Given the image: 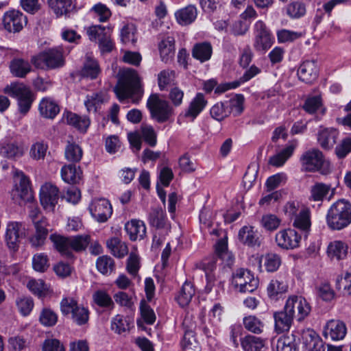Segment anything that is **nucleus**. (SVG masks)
Returning a JSON list of instances; mask_svg holds the SVG:
<instances>
[{
  "label": "nucleus",
  "instance_id": "nucleus-1",
  "mask_svg": "<svg viewBox=\"0 0 351 351\" xmlns=\"http://www.w3.org/2000/svg\"><path fill=\"white\" fill-rule=\"evenodd\" d=\"M114 91L120 101L131 98L133 104H138L142 99L143 90L137 73L133 69L123 70L119 74Z\"/></svg>",
  "mask_w": 351,
  "mask_h": 351
},
{
  "label": "nucleus",
  "instance_id": "nucleus-2",
  "mask_svg": "<svg viewBox=\"0 0 351 351\" xmlns=\"http://www.w3.org/2000/svg\"><path fill=\"white\" fill-rule=\"evenodd\" d=\"M326 222L332 230H341L351 223V204L341 199L335 202L328 210Z\"/></svg>",
  "mask_w": 351,
  "mask_h": 351
},
{
  "label": "nucleus",
  "instance_id": "nucleus-3",
  "mask_svg": "<svg viewBox=\"0 0 351 351\" xmlns=\"http://www.w3.org/2000/svg\"><path fill=\"white\" fill-rule=\"evenodd\" d=\"M31 63L35 68L49 70L60 68L64 65L63 50L60 47L51 48L32 56Z\"/></svg>",
  "mask_w": 351,
  "mask_h": 351
},
{
  "label": "nucleus",
  "instance_id": "nucleus-4",
  "mask_svg": "<svg viewBox=\"0 0 351 351\" xmlns=\"http://www.w3.org/2000/svg\"><path fill=\"white\" fill-rule=\"evenodd\" d=\"M4 93L16 99L19 111L27 114L34 101V95L31 89L23 83H12L4 88Z\"/></svg>",
  "mask_w": 351,
  "mask_h": 351
},
{
  "label": "nucleus",
  "instance_id": "nucleus-5",
  "mask_svg": "<svg viewBox=\"0 0 351 351\" xmlns=\"http://www.w3.org/2000/svg\"><path fill=\"white\" fill-rule=\"evenodd\" d=\"M147 107L151 117L160 123L168 121L173 114V108L169 101L160 98L157 94L149 96Z\"/></svg>",
  "mask_w": 351,
  "mask_h": 351
},
{
  "label": "nucleus",
  "instance_id": "nucleus-6",
  "mask_svg": "<svg viewBox=\"0 0 351 351\" xmlns=\"http://www.w3.org/2000/svg\"><path fill=\"white\" fill-rule=\"evenodd\" d=\"M258 279L247 269L240 268L232 275V284L241 293H252L258 287Z\"/></svg>",
  "mask_w": 351,
  "mask_h": 351
},
{
  "label": "nucleus",
  "instance_id": "nucleus-7",
  "mask_svg": "<svg viewBox=\"0 0 351 351\" xmlns=\"http://www.w3.org/2000/svg\"><path fill=\"white\" fill-rule=\"evenodd\" d=\"M253 47L257 51L265 52L273 44V38L265 23L258 21L254 26Z\"/></svg>",
  "mask_w": 351,
  "mask_h": 351
},
{
  "label": "nucleus",
  "instance_id": "nucleus-8",
  "mask_svg": "<svg viewBox=\"0 0 351 351\" xmlns=\"http://www.w3.org/2000/svg\"><path fill=\"white\" fill-rule=\"evenodd\" d=\"M285 309L298 322L302 321L311 311V306L302 296L291 295L287 300Z\"/></svg>",
  "mask_w": 351,
  "mask_h": 351
},
{
  "label": "nucleus",
  "instance_id": "nucleus-9",
  "mask_svg": "<svg viewBox=\"0 0 351 351\" xmlns=\"http://www.w3.org/2000/svg\"><path fill=\"white\" fill-rule=\"evenodd\" d=\"M27 23V16L16 10L6 12L2 18L3 28L9 33L14 34L21 32Z\"/></svg>",
  "mask_w": 351,
  "mask_h": 351
},
{
  "label": "nucleus",
  "instance_id": "nucleus-10",
  "mask_svg": "<svg viewBox=\"0 0 351 351\" xmlns=\"http://www.w3.org/2000/svg\"><path fill=\"white\" fill-rule=\"evenodd\" d=\"M27 149L21 140L6 141L0 143V156L8 160H17L25 155Z\"/></svg>",
  "mask_w": 351,
  "mask_h": 351
},
{
  "label": "nucleus",
  "instance_id": "nucleus-11",
  "mask_svg": "<svg viewBox=\"0 0 351 351\" xmlns=\"http://www.w3.org/2000/svg\"><path fill=\"white\" fill-rule=\"evenodd\" d=\"M301 239V235L292 228L281 230L275 237L278 246L284 250H293L299 247Z\"/></svg>",
  "mask_w": 351,
  "mask_h": 351
},
{
  "label": "nucleus",
  "instance_id": "nucleus-12",
  "mask_svg": "<svg viewBox=\"0 0 351 351\" xmlns=\"http://www.w3.org/2000/svg\"><path fill=\"white\" fill-rule=\"evenodd\" d=\"M88 210L92 217L99 223L106 222L112 213L111 204L104 198L93 199Z\"/></svg>",
  "mask_w": 351,
  "mask_h": 351
},
{
  "label": "nucleus",
  "instance_id": "nucleus-13",
  "mask_svg": "<svg viewBox=\"0 0 351 351\" xmlns=\"http://www.w3.org/2000/svg\"><path fill=\"white\" fill-rule=\"evenodd\" d=\"M59 189L51 183H45L40 190V202L44 209L53 211L59 199Z\"/></svg>",
  "mask_w": 351,
  "mask_h": 351
},
{
  "label": "nucleus",
  "instance_id": "nucleus-14",
  "mask_svg": "<svg viewBox=\"0 0 351 351\" xmlns=\"http://www.w3.org/2000/svg\"><path fill=\"white\" fill-rule=\"evenodd\" d=\"M303 168L310 172L320 170L324 164V157L322 152L317 149H313L304 152L300 158Z\"/></svg>",
  "mask_w": 351,
  "mask_h": 351
},
{
  "label": "nucleus",
  "instance_id": "nucleus-15",
  "mask_svg": "<svg viewBox=\"0 0 351 351\" xmlns=\"http://www.w3.org/2000/svg\"><path fill=\"white\" fill-rule=\"evenodd\" d=\"M24 236L25 228L22 223L16 221H12L8 223L5 239L10 249L14 251L16 250Z\"/></svg>",
  "mask_w": 351,
  "mask_h": 351
},
{
  "label": "nucleus",
  "instance_id": "nucleus-16",
  "mask_svg": "<svg viewBox=\"0 0 351 351\" xmlns=\"http://www.w3.org/2000/svg\"><path fill=\"white\" fill-rule=\"evenodd\" d=\"M238 239L241 243L250 247H259L262 243L261 236L251 226L242 227L239 231Z\"/></svg>",
  "mask_w": 351,
  "mask_h": 351
},
{
  "label": "nucleus",
  "instance_id": "nucleus-17",
  "mask_svg": "<svg viewBox=\"0 0 351 351\" xmlns=\"http://www.w3.org/2000/svg\"><path fill=\"white\" fill-rule=\"evenodd\" d=\"M15 189L12 191L13 199L16 201L20 199L23 201L30 198L29 181L23 172L17 173L16 178Z\"/></svg>",
  "mask_w": 351,
  "mask_h": 351
},
{
  "label": "nucleus",
  "instance_id": "nucleus-18",
  "mask_svg": "<svg viewBox=\"0 0 351 351\" xmlns=\"http://www.w3.org/2000/svg\"><path fill=\"white\" fill-rule=\"evenodd\" d=\"M299 79L305 83H312L318 76V68L316 62L306 60L303 62L298 69Z\"/></svg>",
  "mask_w": 351,
  "mask_h": 351
},
{
  "label": "nucleus",
  "instance_id": "nucleus-19",
  "mask_svg": "<svg viewBox=\"0 0 351 351\" xmlns=\"http://www.w3.org/2000/svg\"><path fill=\"white\" fill-rule=\"evenodd\" d=\"M149 223L156 228L154 232H167L169 226L167 223L165 211L161 207L153 208L149 215Z\"/></svg>",
  "mask_w": 351,
  "mask_h": 351
},
{
  "label": "nucleus",
  "instance_id": "nucleus-20",
  "mask_svg": "<svg viewBox=\"0 0 351 351\" xmlns=\"http://www.w3.org/2000/svg\"><path fill=\"white\" fill-rule=\"evenodd\" d=\"M273 317L274 330L278 334L289 331L294 319L285 307L281 311L274 312Z\"/></svg>",
  "mask_w": 351,
  "mask_h": 351
},
{
  "label": "nucleus",
  "instance_id": "nucleus-21",
  "mask_svg": "<svg viewBox=\"0 0 351 351\" xmlns=\"http://www.w3.org/2000/svg\"><path fill=\"white\" fill-rule=\"evenodd\" d=\"M346 334V325L340 320H330L326 324L324 331V335L326 338H330L334 341L343 339Z\"/></svg>",
  "mask_w": 351,
  "mask_h": 351
},
{
  "label": "nucleus",
  "instance_id": "nucleus-22",
  "mask_svg": "<svg viewBox=\"0 0 351 351\" xmlns=\"http://www.w3.org/2000/svg\"><path fill=\"white\" fill-rule=\"evenodd\" d=\"M285 274L276 276L267 286L268 296L271 299H276L279 295L286 293L288 290V284Z\"/></svg>",
  "mask_w": 351,
  "mask_h": 351
},
{
  "label": "nucleus",
  "instance_id": "nucleus-23",
  "mask_svg": "<svg viewBox=\"0 0 351 351\" xmlns=\"http://www.w3.org/2000/svg\"><path fill=\"white\" fill-rule=\"evenodd\" d=\"M302 341L307 351H324L322 339L311 329L304 330L302 335Z\"/></svg>",
  "mask_w": 351,
  "mask_h": 351
},
{
  "label": "nucleus",
  "instance_id": "nucleus-24",
  "mask_svg": "<svg viewBox=\"0 0 351 351\" xmlns=\"http://www.w3.org/2000/svg\"><path fill=\"white\" fill-rule=\"evenodd\" d=\"M298 146V141L293 140L280 152L269 158V164L274 167H281L293 155V152Z\"/></svg>",
  "mask_w": 351,
  "mask_h": 351
},
{
  "label": "nucleus",
  "instance_id": "nucleus-25",
  "mask_svg": "<svg viewBox=\"0 0 351 351\" xmlns=\"http://www.w3.org/2000/svg\"><path fill=\"white\" fill-rule=\"evenodd\" d=\"M125 230L131 241L141 240L146 234V227L141 220H130L125 223Z\"/></svg>",
  "mask_w": 351,
  "mask_h": 351
},
{
  "label": "nucleus",
  "instance_id": "nucleus-26",
  "mask_svg": "<svg viewBox=\"0 0 351 351\" xmlns=\"http://www.w3.org/2000/svg\"><path fill=\"white\" fill-rule=\"evenodd\" d=\"M158 49L161 60L168 63L175 55V39L173 36H168L163 38L158 44Z\"/></svg>",
  "mask_w": 351,
  "mask_h": 351
},
{
  "label": "nucleus",
  "instance_id": "nucleus-27",
  "mask_svg": "<svg viewBox=\"0 0 351 351\" xmlns=\"http://www.w3.org/2000/svg\"><path fill=\"white\" fill-rule=\"evenodd\" d=\"M60 173L62 180L71 184H78L82 180V171L80 167H77L73 164L64 165Z\"/></svg>",
  "mask_w": 351,
  "mask_h": 351
},
{
  "label": "nucleus",
  "instance_id": "nucleus-28",
  "mask_svg": "<svg viewBox=\"0 0 351 351\" xmlns=\"http://www.w3.org/2000/svg\"><path fill=\"white\" fill-rule=\"evenodd\" d=\"M207 100L202 93H198L191 100L185 112V117L195 119L207 105Z\"/></svg>",
  "mask_w": 351,
  "mask_h": 351
},
{
  "label": "nucleus",
  "instance_id": "nucleus-29",
  "mask_svg": "<svg viewBox=\"0 0 351 351\" xmlns=\"http://www.w3.org/2000/svg\"><path fill=\"white\" fill-rule=\"evenodd\" d=\"M338 132L333 128H324L317 134V141L320 146L324 149H331L336 143Z\"/></svg>",
  "mask_w": 351,
  "mask_h": 351
},
{
  "label": "nucleus",
  "instance_id": "nucleus-30",
  "mask_svg": "<svg viewBox=\"0 0 351 351\" xmlns=\"http://www.w3.org/2000/svg\"><path fill=\"white\" fill-rule=\"evenodd\" d=\"M50 240L54 247L64 256L72 258L73 252L70 237H65L58 234L50 235Z\"/></svg>",
  "mask_w": 351,
  "mask_h": 351
},
{
  "label": "nucleus",
  "instance_id": "nucleus-31",
  "mask_svg": "<svg viewBox=\"0 0 351 351\" xmlns=\"http://www.w3.org/2000/svg\"><path fill=\"white\" fill-rule=\"evenodd\" d=\"M38 110L40 114L47 119H53L60 112L58 104L51 97L43 98L39 104Z\"/></svg>",
  "mask_w": 351,
  "mask_h": 351
},
{
  "label": "nucleus",
  "instance_id": "nucleus-32",
  "mask_svg": "<svg viewBox=\"0 0 351 351\" xmlns=\"http://www.w3.org/2000/svg\"><path fill=\"white\" fill-rule=\"evenodd\" d=\"M197 11L195 5H189L180 9L175 13L178 23L182 25H188L192 23L197 18Z\"/></svg>",
  "mask_w": 351,
  "mask_h": 351
},
{
  "label": "nucleus",
  "instance_id": "nucleus-33",
  "mask_svg": "<svg viewBox=\"0 0 351 351\" xmlns=\"http://www.w3.org/2000/svg\"><path fill=\"white\" fill-rule=\"evenodd\" d=\"M47 3L57 17L66 15L73 8L72 0H47Z\"/></svg>",
  "mask_w": 351,
  "mask_h": 351
},
{
  "label": "nucleus",
  "instance_id": "nucleus-34",
  "mask_svg": "<svg viewBox=\"0 0 351 351\" xmlns=\"http://www.w3.org/2000/svg\"><path fill=\"white\" fill-rule=\"evenodd\" d=\"M66 123L82 132H86L88 128L90 121L86 116H80L75 113L67 112L66 115Z\"/></svg>",
  "mask_w": 351,
  "mask_h": 351
},
{
  "label": "nucleus",
  "instance_id": "nucleus-35",
  "mask_svg": "<svg viewBox=\"0 0 351 351\" xmlns=\"http://www.w3.org/2000/svg\"><path fill=\"white\" fill-rule=\"evenodd\" d=\"M327 253L331 259H343L348 254V245L341 241H334L328 245Z\"/></svg>",
  "mask_w": 351,
  "mask_h": 351
},
{
  "label": "nucleus",
  "instance_id": "nucleus-36",
  "mask_svg": "<svg viewBox=\"0 0 351 351\" xmlns=\"http://www.w3.org/2000/svg\"><path fill=\"white\" fill-rule=\"evenodd\" d=\"M10 68L11 73L17 77H25L32 71L30 63L21 58L12 60Z\"/></svg>",
  "mask_w": 351,
  "mask_h": 351
},
{
  "label": "nucleus",
  "instance_id": "nucleus-37",
  "mask_svg": "<svg viewBox=\"0 0 351 351\" xmlns=\"http://www.w3.org/2000/svg\"><path fill=\"white\" fill-rule=\"evenodd\" d=\"M106 245L111 254L117 258H123L128 253L127 245L118 237L108 239Z\"/></svg>",
  "mask_w": 351,
  "mask_h": 351
},
{
  "label": "nucleus",
  "instance_id": "nucleus-38",
  "mask_svg": "<svg viewBox=\"0 0 351 351\" xmlns=\"http://www.w3.org/2000/svg\"><path fill=\"white\" fill-rule=\"evenodd\" d=\"M212 52V46L209 43H199L193 46L192 56L194 58L204 62L210 58Z\"/></svg>",
  "mask_w": 351,
  "mask_h": 351
},
{
  "label": "nucleus",
  "instance_id": "nucleus-39",
  "mask_svg": "<svg viewBox=\"0 0 351 351\" xmlns=\"http://www.w3.org/2000/svg\"><path fill=\"white\" fill-rule=\"evenodd\" d=\"M93 301L98 306L112 310L114 308V304L110 295L104 290H97L93 293Z\"/></svg>",
  "mask_w": 351,
  "mask_h": 351
},
{
  "label": "nucleus",
  "instance_id": "nucleus-40",
  "mask_svg": "<svg viewBox=\"0 0 351 351\" xmlns=\"http://www.w3.org/2000/svg\"><path fill=\"white\" fill-rule=\"evenodd\" d=\"M274 351H299L293 335L280 337L273 346Z\"/></svg>",
  "mask_w": 351,
  "mask_h": 351
},
{
  "label": "nucleus",
  "instance_id": "nucleus-41",
  "mask_svg": "<svg viewBox=\"0 0 351 351\" xmlns=\"http://www.w3.org/2000/svg\"><path fill=\"white\" fill-rule=\"evenodd\" d=\"M215 252L217 256L226 263L227 266L230 267L233 264L234 258L232 254L228 250L226 237L218 241L215 246Z\"/></svg>",
  "mask_w": 351,
  "mask_h": 351
},
{
  "label": "nucleus",
  "instance_id": "nucleus-42",
  "mask_svg": "<svg viewBox=\"0 0 351 351\" xmlns=\"http://www.w3.org/2000/svg\"><path fill=\"white\" fill-rule=\"evenodd\" d=\"M331 190V186L322 182H316L310 190L311 200L322 202Z\"/></svg>",
  "mask_w": 351,
  "mask_h": 351
},
{
  "label": "nucleus",
  "instance_id": "nucleus-43",
  "mask_svg": "<svg viewBox=\"0 0 351 351\" xmlns=\"http://www.w3.org/2000/svg\"><path fill=\"white\" fill-rule=\"evenodd\" d=\"M83 156L81 147L74 142H68L64 149L65 158L73 163L78 162Z\"/></svg>",
  "mask_w": 351,
  "mask_h": 351
},
{
  "label": "nucleus",
  "instance_id": "nucleus-44",
  "mask_svg": "<svg viewBox=\"0 0 351 351\" xmlns=\"http://www.w3.org/2000/svg\"><path fill=\"white\" fill-rule=\"evenodd\" d=\"M48 150V144L44 141L33 143L29 149V157L34 160H44Z\"/></svg>",
  "mask_w": 351,
  "mask_h": 351
},
{
  "label": "nucleus",
  "instance_id": "nucleus-45",
  "mask_svg": "<svg viewBox=\"0 0 351 351\" xmlns=\"http://www.w3.org/2000/svg\"><path fill=\"white\" fill-rule=\"evenodd\" d=\"M241 344L244 351H260L264 347L263 340L253 335H247L243 338Z\"/></svg>",
  "mask_w": 351,
  "mask_h": 351
},
{
  "label": "nucleus",
  "instance_id": "nucleus-46",
  "mask_svg": "<svg viewBox=\"0 0 351 351\" xmlns=\"http://www.w3.org/2000/svg\"><path fill=\"white\" fill-rule=\"evenodd\" d=\"M194 294L193 285L191 282H185L177 295L176 300L181 306H185L191 302Z\"/></svg>",
  "mask_w": 351,
  "mask_h": 351
},
{
  "label": "nucleus",
  "instance_id": "nucleus-47",
  "mask_svg": "<svg viewBox=\"0 0 351 351\" xmlns=\"http://www.w3.org/2000/svg\"><path fill=\"white\" fill-rule=\"evenodd\" d=\"M99 73L100 68L97 61L91 57L87 56L82 70V75L85 77L95 79Z\"/></svg>",
  "mask_w": 351,
  "mask_h": 351
},
{
  "label": "nucleus",
  "instance_id": "nucleus-48",
  "mask_svg": "<svg viewBox=\"0 0 351 351\" xmlns=\"http://www.w3.org/2000/svg\"><path fill=\"white\" fill-rule=\"evenodd\" d=\"M310 211L304 208L295 217L293 226L303 231H308L311 228Z\"/></svg>",
  "mask_w": 351,
  "mask_h": 351
},
{
  "label": "nucleus",
  "instance_id": "nucleus-49",
  "mask_svg": "<svg viewBox=\"0 0 351 351\" xmlns=\"http://www.w3.org/2000/svg\"><path fill=\"white\" fill-rule=\"evenodd\" d=\"M263 265L267 271L274 272L278 269L282 263L280 255L275 253H267L263 257Z\"/></svg>",
  "mask_w": 351,
  "mask_h": 351
},
{
  "label": "nucleus",
  "instance_id": "nucleus-50",
  "mask_svg": "<svg viewBox=\"0 0 351 351\" xmlns=\"http://www.w3.org/2000/svg\"><path fill=\"white\" fill-rule=\"evenodd\" d=\"M303 109L309 114H313L321 110L324 114L325 109L322 107V101L319 95L310 96L306 98L303 105Z\"/></svg>",
  "mask_w": 351,
  "mask_h": 351
},
{
  "label": "nucleus",
  "instance_id": "nucleus-51",
  "mask_svg": "<svg viewBox=\"0 0 351 351\" xmlns=\"http://www.w3.org/2000/svg\"><path fill=\"white\" fill-rule=\"evenodd\" d=\"M287 14L292 19H298L303 16L306 13V6L300 0H293L287 6Z\"/></svg>",
  "mask_w": 351,
  "mask_h": 351
},
{
  "label": "nucleus",
  "instance_id": "nucleus-52",
  "mask_svg": "<svg viewBox=\"0 0 351 351\" xmlns=\"http://www.w3.org/2000/svg\"><path fill=\"white\" fill-rule=\"evenodd\" d=\"M210 114L213 119L221 121L230 115V109L226 101L218 102L211 107Z\"/></svg>",
  "mask_w": 351,
  "mask_h": 351
},
{
  "label": "nucleus",
  "instance_id": "nucleus-53",
  "mask_svg": "<svg viewBox=\"0 0 351 351\" xmlns=\"http://www.w3.org/2000/svg\"><path fill=\"white\" fill-rule=\"evenodd\" d=\"M176 73L173 70H163L158 75V84L160 90H165L168 86L173 85Z\"/></svg>",
  "mask_w": 351,
  "mask_h": 351
},
{
  "label": "nucleus",
  "instance_id": "nucleus-54",
  "mask_svg": "<svg viewBox=\"0 0 351 351\" xmlns=\"http://www.w3.org/2000/svg\"><path fill=\"white\" fill-rule=\"evenodd\" d=\"M97 270L103 274H110L114 270V261L108 256H99L96 261Z\"/></svg>",
  "mask_w": 351,
  "mask_h": 351
},
{
  "label": "nucleus",
  "instance_id": "nucleus-55",
  "mask_svg": "<svg viewBox=\"0 0 351 351\" xmlns=\"http://www.w3.org/2000/svg\"><path fill=\"white\" fill-rule=\"evenodd\" d=\"M243 325L245 329L255 334H261L264 328L263 322L253 315L244 317Z\"/></svg>",
  "mask_w": 351,
  "mask_h": 351
},
{
  "label": "nucleus",
  "instance_id": "nucleus-56",
  "mask_svg": "<svg viewBox=\"0 0 351 351\" xmlns=\"http://www.w3.org/2000/svg\"><path fill=\"white\" fill-rule=\"evenodd\" d=\"M90 12L95 18L101 23L107 21L112 14L110 9L101 3H98L93 6Z\"/></svg>",
  "mask_w": 351,
  "mask_h": 351
},
{
  "label": "nucleus",
  "instance_id": "nucleus-57",
  "mask_svg": "<svg viewBox=\"0 0 351 351\" xmlns=\"http://www.w3.org/2000/svg\"><path fill=\"white\" fill-rule=\"evenodd\" d=\"M86 32L90 40L99 42L110 33V29L100 25H95L89 27Z\"/></svg>",
  "mask_w": 351,
  "mask_h": 351
},
{
  "label": "nucleus",
  "instance_id": "nucleus-58",
  "mask_svg": "<svg viewBox=\"0 0 351 351\" xmlns=\"http://www.w3.org/2000/svg\"><path fill=\"white\" fill-rule=\"evenodd\" d=\"M226 103L230 109V114L232 113L237 117L243 112L244 97L242 95H237Z\"/></svg>",
  "mask_w": 351,
  "mask_h": 351
},
{
  "label": "nucleus",
  "instance_id": "nucleus-59",
  "mask_svg": "<svg viewBox=\"0 0 351 351\" xmlns=\"http://www.w3.org/2000/svg\"><path fill=\"white\" fill-rule=\"evenodd\" d=\"M136 29L134 24L128 23L121 29V39L123 43L134 44L136 41Z\"/></svg>",
  "mask_w": 351,
  "mask_h": 351
},
{
  "label": "nucleus",
  "instance_id": "nucleus-60",
  "mask_svg": "<svg viewBox=\"0 0 351 351\" xmlns=\"http://www.w3.org/2000/svg\"><path fill=\"white\" fill-rule=\"evenodd\" d=\"M40 324L45 326H53L58 321L57 314L49 308H43L39 315Z\"/></svg>",
  "mask_w": 351,
  "mask_h": 351
},
{
  "label": "nucleus",
  "instance_id": "nucleus-61",
  "mask_svg": "<svg viewBox=\"0 0 351 351\" xmlns=\"http://www.w3.org/2000/svg\"><path fill=\"white\" fill-rule=\"evenodd\" d=\"M27 287L32 293L39 297L45 295L48 291L47 285L41 279L30 280L28 282Z\"/></svg>",
  "mask_w": 351,
  "mask_h": 351
},
{
  "label": "nucleus",
  "instance_id": "nucleus-62",
  "mask_svg": "<svg viewBox=\"0 0 351 351\" xmlns=\"http://www.w3.org/2000/svg\"><path fill=\"white\" fill-rule=\"evenodd\" d=\"M71 250L80 252L84 250L90 243V239L88 234L71 237Z\"/></svg>",
  "mask_w": 351,
  "mask_h": 351
},
{
  "label": "nucleus",
  "instance_id": "nucleus-63",
  "mask_svg": "<svg viewBox=\"0 0 351 351\" xmlns=\"http://www.w3.org/2000/svg\"><path fill=\"white\" fill-rule=\"evenodd\" d=\"M16 304L23 316L28 315L34 308V301L30 297H20L16 299Z\"/></svg>",
  "mask_w": 351,
  "mask_h": 351
},
{
  "label": "nucleus",
  "instance_id": "nucleus-64",
  "mask_svg": "<svg viewBox=\"0 0 351 351\" xmlns=\"http://www.w3.org/2000/svg\"><path fill=\"white\" fill-rule=\"evenodd\" d=\"M130 328L128 320L123 315H117L111 322V329L116 333L121 334Z\"/></svg>",
  "mask_w": 351,
  "mask_h": 351
}]
</instances>
